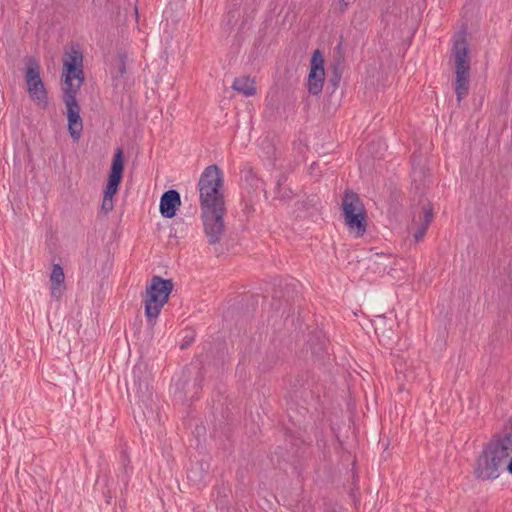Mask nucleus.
Instances as JSON below:
<instances>
[{"mask_svg": "<svg viewBox=\"0 0 512 512\" xmlns=\"http://www.w3.org/2000/svg\"><path fill=\"white\" fill-rule=\"evenodd\" d=\"M223 182V173L217 165L206 167L198 181L204 233L211 245L219 243L225 232Z\"/></svg>", "mask_w": 512, "mask_h": 512, "instance_id": "f257e3e1", "label": "nucleus"}, {"mask_svg": "<svg viewBox=\"0 0 512 512\" xmlns=\"http://www.w3.org/2000/svg\"><path fill=\"white\" fill-rule=\"evenodd\" d=\"M83 55L77 49L72 48L65 54L63 60V101L66 106V116L68 121V132L77 142L83 131V121L80 116V105L76 99L77 93L84 82V71L82 69Z\"/></svg>", "mask_w": 512, "mask_h": 512, "instance_id": "f03ea898", "label": "nucleus"}, {"mask_svg": "<svg viewBox=\"0 0 512 512\" xmlns=\"http://www.w3.org/2000/svg\"><path fill=\"white\" fill-rule=\"evenodd\" d=\"M452 54L455 60L454 89L457 101L460 104V102L467 97L470 86L469 50L464 37H460L454 41Z\"/></svg>", "mask_w": 512, "mask_h": 512, "instance_id": "7ed1b4c3", "label": "nucleus"}, {"mask_svg": "<svg viewBox=\"0 0 512 512\" xmlns=\"http://www.w3.org/2000/svg\"><path fill=\"white\" fill-rule=\"evenodd\" d=\"M342 210L345 224L350 232L361 237L366 232L367 216L364 205L357 193L346 191L342 199Z\"/></svg>", "mask_w": 512, "mask_h": 512, "instance_id": "20e7f679", "label": "nucleus"}, {"mask_svg": "<svg viewBox=\"0 0 512 512\" xmlns=\"http://www.w3.org/2000/svg\"><path fill=\"white\" fill-rule=\"evenodd\" d=\"M25 82L30 98L37 102L38 105L46 107L48 104L47 91L41 78V67L39 62L33 57H29L26 60Z\"/></svg>", "mask_w": 512, "mask_h": 512, "instance_id": "39448f33", "label": "nucleus"}, {"mask_svg": "<svg viewBox=\"0 0 512 512\" xmlns=\"http://www.w3.org/2000/svg\"><path fill=\"white\" fill-rule=\"evenodd\" d=\"M324 59L320 50L314 51L308 75L307 88L310 94L318 95L323 89L325 71Z\"/></svg>", "mask_w": 512, "mask_h": 512, "instance_id": "423d86ee", "label": "nucleus"}, {"mask_svg": "<svg viewBox=\"0 0 512 512\" xmlns=\"http://www.w3.org/2000/svg\"><path fill=\"white\" fill-rule=\"evenodd\" d=\"M124 170V160H123V151L118 149L113 157L108 183L104 190V195L108 197H113L117 191L119 184L122 180Z\"/></svg>", "mask_w": 512, "mask_h": 512, "instance_id": "0eeeda50", "label": "nucleus"}, {"mask_svg": "<svg viewBox=\"0 0 512 512\" xmlns=\"http://www.w3.org/2000/svg\"><path fill=\"white\" fill-rule=\"evenodd\" d=\"M181 205V198L178 191L170 189L165 191L160 198V213L164 218H172Z\"/></svg>", "mask_w": 512, "mask_h": 512, "instance_id": "6e6552de", "label": "nucleus"}, {"mask_svg": "<svg viewBox=\"0 0 512 512\" xmlns=\"http://www.w3.org/2000/svg\"><path fill=\"white\" fill-rule=\"evenodd\" d=\"M173 286L171 279H162L160 276H153L150 283L146 286V290L147 293H152L159 297L161 301L167 303Z\"/></svg>", "mask_w": 512, "mask_h": 512, "instance_id": "1a4fd4ad", "label": "nucleus"}, {"mask_svg": "<svg viewBox=\"0 0 512 512\" xmlns=\"http://www.w3.org/2000/svg\"><path fill=\"white\" fill-rule=\"evenodd\" d=\"M144 307H145V316L150 324H153L155 320L158 318L163 306L166 302L161 301L159 297L152 293H147L145 290L144 296Z\"/></svg>", "mask_w": 512, "mask_h": 512, "instance_id": "9d476101", "label": "nucleus"}, {"mask_svg": "<svg viewBox=\"0 0 512 512\" xmlns=\"http://www.w3.org/2000/svg\"><path fill=\"white\" fill-rule=\"evenodd\" d=\"M65 275L60 264H54L50 274L51 296L59 299L65 290Z\"/></svg>", "mask_w": 512, "mask_h": 512, "instance_id": "9b49d317", "label": "nucleus"}, {"mask_svg": "<svg viewBox=\"0 0 512 512\" xmlns=\"http://www.w3.org/2000/svg\"><path fill=\"white\" fill-rule=\"evenodd\" d=\"M232 89L245 97H250L256 94L255 81L249 76H240L235 78L232 84Z\"/></svg>", "mask_w": 512, "mask_h": 512, "instance_id": "f8f14e48", "label": "nucleus"}, {"mask_svg": "<svg viewBox=\"0 0 512 512\" xmlns=\"http://www.w3.org/2000/svg\"><path fill=\"white\" fill-rule=\"evenodd\" d=\"M433 220V209L431 206L424 207L423 216L421 218L420 226L417 228L413 237L416 242H419L423 239L426 231Z\"/></svg>", "mask_w": 512, "mask_h": 512, "instance_id": "ddd939ff", "label": "nucleus"}, {"mask_svg": "<svg viewBox=\"0 0 512 512\" xmlns=\"http://www.w3.org/2000/svg\"><path fill=\"white\" fill-rule=\"evenodd\" d=\"M275 198L280 200L281 202H287L290 201L293 198V191L286 186H282L280 190H274Z\"/></svg>", "mask_w": 512, "mask_h": 512, "instance_id": "4468645a", "label": "nucleus"}, {"mask_svg": "<svg viewBox=\"0 0 512 512\" xmlns=\"http://www.w3.org/2000/svg\"><path fill=\"white\" fill-rule=\"evenodd\" d=\"M113 207H114L113 197H108V196L104 195L103 200H102L101 210L105 214H107L113 210Z\"/></svg>", "mask_w": 512, "mask_h": 512, "instance_id": "2eb2a0df", "label": "nucleus"}, {"mask_svg": "<svg viewBox=\"0 0 512 512\" xmlns=\"http://www.w3.org/2000/svg\"><path fill=\"white\" fill-rule=\"evenodd\" d=\"M287 181V176L285 174H281L276 182V190H280L282 186H284V183Z\"/></svg>", "mask_w": 512, "mask_h": 512, "instance_id": "dca6fc26", "label": "nucleus"}, {"mask_svg": "<svg viewBox=\"0 0 512 512\" xmlns=\"http://www.w3.org/2000/svg\"><path fill=\"white\" fill-rule=\"evenodd\" d=\"M135 386H137V393L140 397H143V381L141 379L138 382L135 380Z\"/></svg>", "mask_w": 512, "mask_h": 512, "instance_id": "f3484780", "label": "nucleus"}, {"mask_svg": "<svg viewBox=\"0 0 512 512\" xmlns=\"http://www.w3.org/2000/svg\"><path fill=\"white\" fill-rule=\"evenodd\" d=\"M269 158L271 159H274V155H275V149L274 147H269V151L267 152Z\"/></svg>", "mask_w": 512, "mask_h": 512, "instance_id": "a211bd4d", "label": "nucleus"}, {"mask_svg": "<svg viewBox=\"0 0 512 512\" xmlns=\"http://www.w3.org/2000/svg\"><path fill=\"white\" fill-rule=\"evenodd\" d=\"M507 471L512 475V457L509 459L507 463Z\"/></svg>", "mask_w": 512, "mask_h": 512, "instance_id": "6ab92c4d", "label": "nucleus"}, {"mask_svg": "<svg viewBox=\"0 0 512 512\" xmlns=\"http://www.w3.org/2000/svg\"><path fill=\"white\" fill-rule=\"evenodd\" d=\"M339 80H340V77L338 75H335L334 79H332L333 85L335 87H337Z\"/></svg>", "mask_w": 512, "mask_h": 512, "instance_id": "aec40b11", "label": "nucleus"}, {"mask_svg": "<svg viewBox=\"0 0 512 512\" xmlns=\"http://www.w3.org/2000/svg\"><path fill=\"white\" fill-rule=\"evenodd\" d=\"M248 177H250V178H251V180H256V181H258V180L256 179V177H255V174H254L252 171H249V172H248L247 178H248Z\"/></svg>", "mask_w": 512, "mask_h": 512, "instance_id": "412c9836", "label": "nucleus"}, {"mask_svg": "<svg viewBox=\"0 0 512 512\" xmlns=\"http://www.w3.org/2000/svg\"><path fill=\"white\" fill-rule=\"evenodd\" d=\"M253 210V207L251 205L246 204L245 205V211L248 213Z\"/></svg>", "mask_w": 512, "mask_h": 512, "instance_id": "4be33fe9", "label": "nucleus"}, {"mask_svg": "<svg viewBox=\"0 0 512 512\" xmlns=\"http://www.w3.org/2000/svg\"><path fill=\"white\" fill-rule=\"evenodd\" d=\"M202 377L197 378V385L201 387Z\"/></svg>", "mask_w": 512, "mask_h": 512, "instance_id": "5701e85b", "label": "nucleus"}, {"mask_svg": "<svg viewBox=\"0 0 512 512\" xmlns=\"http://www.w3.org/2000/svg\"><path fill=\"white\" fill-rule=\"evenodd\" d=\"M138 371L140 372V368H135L133 370L134 377H136Z\"/></svg>", "mask_w": 512, "mask_h": 512, "instance_id": "b1692460", "label": "nucleus"}]
</instances>
